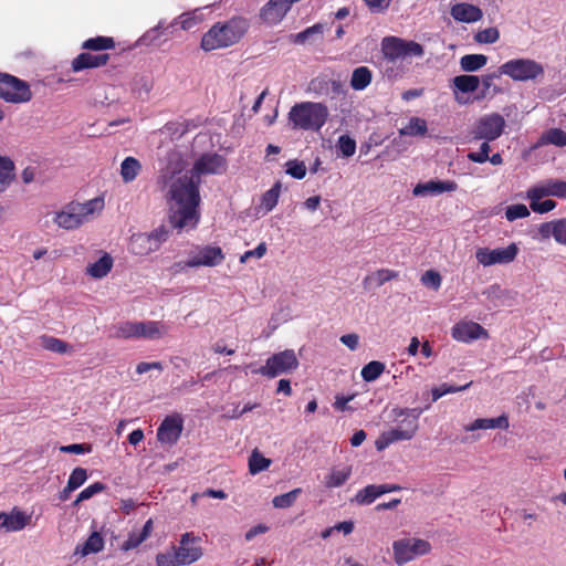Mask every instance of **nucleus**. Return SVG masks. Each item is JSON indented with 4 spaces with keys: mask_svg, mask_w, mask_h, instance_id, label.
<instances>
[{
    "mask_svg": "<svg viewBox=\"0 0 566 566\" xmlns=\"http://www.w3.org/2000/svg\"><path fill=\"white\" fill-rule=\"evenodd\" d=\"M227 169L226 159L219 154L200 156L190 171L166 169L158 178L161 189H167L170 207V223L174 228H195L199 221L197 208L200 202L199 185L202 175H219Z\"/></svg>",
    "mask_w": 566,
    "mask_h": 566,
    "instance_id": "nucleus-1",
    "label": "nucleus"
},
{
    "mask_svg": "<svg viewBox=\"0 0 566 566\" xmlns=\"http://www.w3.org/2000/svg\"><path fill=\"white\" fill-rule=\"evenodd\" d=\"M381 52L386 62L385 74L388 78L401 77L405 73L403 62L409 56H422L421 44L398 36H386L381 41Z\"/></svg>",
    "mask_w": 566,
    "mask_h": 566,
    "instance_id": "nucleus-2",
    "label": "nucleus"
},
{
    "mask_svg": "<svg viewBox=\"0 0 566 566\" xmlns=\"http://www.w3.org/2000/svg\"><path fill=\"white\" fill-rule=\"evenodd\" d=\"M249 22L244 18H232L226 23H216L201 40V48L205 51H212L228 48L239 42L248 31Z\"/></svg>",
    "mask_w": 566,
    "mask_h": 566,
    "instance_id": "nucleus-3",
    "label": "nucleus"
},
{
    "mask_svg": "<svg viewBox=\"0 0 566 566\" xmlns=\"http://www.w3.org/2000/svg\"><path fill=\"white\" fill-rule=\"evenodd\" d=\"M104 208L102 198H94L85 202L72 201L55 212L53 222L65 230H73L93 219Z\"/></svg>",
    "mask_w": 566,
    "mask_h": 566,
    "instance_id": "nucleus-4",
    "label": "nucleus"
},
{
    "mask_svg": "<svg viewBox=\"0 0 566 566\" xmlns=\"http://www.w3.org/2000/svg\"><path fill=\"white\" fill-rule=\"evenodd\" d=\"M329 112L325 104L316 102L296 103L289 112L293 129L318 132L326 123Z\"/></svg>",
    "mask_w": 566,
    "mask_h": 566,
    "instance_id": "nucleus-5",
    "label": "nucleus"
},
{
    "mask_svg": "<svg viewBox=\"0 0 566 566\" xmlns=\"http://www.w3.org/2000/svg\"><path fill=\"white\" fill-rule=\"evenodd\" d=\"M500 74H504L515 82L537 81L544 77L545 69L542 63L527 59H512L499 66Z\"/></svg>",
    "mask_w": 566,
    "mask_h": 566,
    "instance_id": "nucleus-6",
    "label": "nucleus"
},
{
    "mask_svg": "<svg viewBox=\"0 0 566 566\" xmlns=\"http://www.w3.org/2000/svg\"><path fill=\"white\" fill-rule=\"evenodd\" d=\"M298 367V359L293 349H285L283 352L271 355L265 365L261 366L254 373L265 376L268 378H275L283 374H290Z\"/></svg>",
    "mask_w": 566,
    "mask_h": 566,
    "instance_id": "nucleus-7",
    "label": "nucleus"
},
{
    "mask_svg": "<svg viewBox=\"0 0 566 566\" xmlns=\"http://www.w3.org/2000/svg\"><path fill=\"white\" fill-rule=\"evenodd\" d=\"M0 98L8 103L21 104L31 101L30 85L8 73H0Z\"/></svg>",
    "mask_w": 566,
    "mask_h": 566,
    "instance_id": "nucleus-8",
    "label": "nucleus"
},
{
    "mask_svg": "<svg viewBox=\"0 0 566 566\" xmlns=\"http://www.w3.org/2000/svg\"><path fill=\"white\" fill-rule=\"evenodd\" d=\"M392 551L396 564L401 566L418 556L428 554L431 551V545L428 541L408 537L395 541Z\"/></svg>",
    "mask_w": 566,
    "mask_h": 566,
    "instance_id": "nucleus-9",
    "label": "nucleus"
},
{
    "mask_svg": "<svg viewBox=\"0 0 566 566\" xmlns=\"http://www.w3.org/2000/svg\"><path fill=\"white\" fill-rule=\"evenodd\" d=\"M505 127V119L499 113H491L480 117L471 130L472 140L493 142L497 139Z\"/></svg>",
    "mask_w": 566,
    "mask_h": 566,
    "instance_id": "nucleus-10",
    "label": "nucleus"
},
{
    "mask_svg": "<svg viewBox=\"0 0 566 566\" xmlns=\"http://www.w3.org/2000/svg\"><path fill=\"white\" fill-rule=\"evenodd\" d=\"M518 249L515 243H511L505 248L489 249L479 248L475 252L476 261L483 266L494 264H507L515 260Z\"/></svg>",
    "mask_w": 566,
    "mask_h": 566,
    "instance_id": "nucleus-11",
    "label": "nucleus"
},
{
    "mask_svg": "<svg viewBox=\"0 0 566 566\" xmlns=\"http://www.w3.org/2000/svg\"><path fill=\"white\" fill-rule=\"evenodd\" d=\"M224 260V254L220 247L203 245L196 247L189 252V264L193 268L217 266Z\"/></svg>",
    "mask_w": 566,
    "mask_h": 566,
    "instance_id": "nucleus-12",
    "label": "nucleus"
},
{
    "mask_svg": "<svg viewBox=\"0 0 566 566\" xmlns=\"http://www.w3.org/2000/svg\"><path fill=\"white\" fill-rule=\"evenodd\" d=\"M198 543L199 538L196 537L193 533H185L181 535L179 545L174 546L181 565H190L202 556V549Z\"/></svg>",
    "mask_w": 566,
    "mask_h": 566,
    "instance_id": "nucleus-13",
    "label": "nucleus"
},
{
    "mask_svg": "<svg viewBox=\"0 0 566 566\" xmlns=\"http://www.w3.org/2000/svg\"><path fill=\"white\" fill-rule=\"evenodd\" d=\"M184 423L179 415L167 416L157 429V439L163 444H175L182 432Z\"/></svg>",
    "mask_w": 566,
    "mask_h": 566,
    "instance_id": "nucleus-14",
    "label": "nucleus"
},
{
    "mask_svg": "<svg viewBox=\"0 0 566 566\" xmlns=\"http://www.w3.org/2000/svg\"><path fill=\"white\" fill-rule=\"evenodd\" d=\"M528 190L532 191V196L535 199H543L545 197H557L560 199H566V181L559 179H545L542 180Z\"/></svg>",
    "mask_w": 566,
    "mask_h": 566,
    "instance_id": "nucleus-15",
    "label": "nucleus"
},
{
    "mask_svg": "<svg viewBox=\"0 0 566 566\" xmlns=\"http://www.w3.org/2000/svg\"><path fill=\"white\" fill-rule=\"evenodd\" d=\"M452 337L462 343L486 338V329L475 322H460L452 327Z\"/></svg>",
    "mask_w": 566,
    "mask_h": 566,
    "instance_id": "nucleus-16",
    "label": "nucleus"
},
{
    "mask_svg": "<svg viewBox=\"0 0 566 566\" xmlns=\"http://www.w3.org/2000/svg\"><path fill=\"white\" fill-rule=\"evenodd\" d=\"M457 189L458 185L452 180H429L416 185L412 193L416 197L437 196L443 192H452Z\"/></svg>",
    "mask_w": 566,
    "mask_h": 566,
    "instance_id": "nucleus-17",
    "label": "nucleus"
},
{
    "mask_svg": "<svg viewBox=\"0 0 566 566\" xmlns=\"http://www.w3.org/2000/svg\"><path fill=\"white\" fill-rule=\"evenodd\" d=\"M480 77L476 75H458L452 80V90L454 98L459 104L468 103L462 94L473 93L479 88Z\"/></svg>",
    "mask_w": 566,
    "mask_h": 566,
    "instance_id": "nucleus-18",
    "label": "nucleus"
},
{
    "mask_svg": "<svg viewBox=\"0 0 566 566\" xmlns=\"http://www.w3.org/2000/svg\"><path fill=\"white\" fill-rule=\"evenodd\" d=\"M291 7L285 0H269L261 10V18L269 24H277L283 20Z\"/></svg>",
    "mask_w": 566,
    "mask_h": 566,
    "instance_id": "nucleus-19",
    "label": "nucleus"
},
{
    "mask_svg": "<svg viewBox=\"0 0 566 566\" xmlns=\"http://www.w3.org/2000/svg\"><path fill=\"white\" fill-rule=\"evenodd\" d=\"M450 13L454 20L465 23L476 22L483 15L479 7L464 2L454 4Z\"/></svg>",
    "mask_w": 566,
    "mask_h": 566,
    "instance_id": "nucleus-20",
    "label": "nucleus"
},
{
    "mask_svg": "<svg viewBox=\"0 0 566 566\" xmlns=\"http://www.w3.org/2000/svg\"><path fill=\"white\" fill-rule=\"evenodd\" d=\"M0 528H4L8 532L21 531L30 520V516L19 510H13L9 514L0 512Z\"/></svg>",
    "mask_w": 566,
    "mask_h": 566,
    "instance_id": "nucleus-21",
    "label": "nucleus"
},
{
    "mask_svg": "<svg viewBox=\"0 0 566 566\" xmlns=\"http://www.w3.org/2000/svg\"><path fill=\"white\" fill-rule=\"evenodd\" d=\"M109 59L107 53L102 54H91V53H81L77 55L72 62V70L74 72H80L85 69L98 67L105 65Z\"/></svg>",
    "mask_w": 566,
    "mask_h": 566,
    "instance_id": "nucleus-22",
    "label": "nucleus"
},
{
    "mask_svg": "<svg viewBox=\"0 0 566 566\" xmlns=\"http://www.w3.org/2000/svg\"><path fill=\"white\" fill-rule=\"evenodd\" d=\"M169 327L158 321L138 322V338L159 339L167 335Z\"/></svg>",
    "mask_w": 566,
    "mask_h": 566,
    "instance_id": "nucleus-23",
    "label": "nucleus"
},
{
    "mask_svg": "<svg viewBox=\"0 0 566 566\" xmlns=\"http://www.w3.org/2000/svg\"><path fill=\"white\" fill-rule=\"evenodd\" d=\"M352 475L350 465L333 467L329 472L324 476V485L327 489H335L343 486Z\"/></svg>",
    "mask_w": 566,
    "mask_h": 566,
    "instance_id": "nucleus-24",
    "label": "nucleus"
},
{
    "mask_svg": "<svg viewBox=\"0 0 566 566\" xmlns=\"http://www.w3.org/2000/svg\"><path fill=\"white\" fill-rule=\"evenodd\" d=\"M510 427L509 418L501 415L497 418H479L464 427L465 431L486 430V429H507Z\"/></svg>",
    "mask_w": 566,
    "mask_h": 566,
    "instance_id": "nucleus-25",
    "label": "nucleus"
},
{
    "mask_svg": "<svg viewBox=\"0 0 566 566\" xmlns=\"http://www.w3.org/2000/svg\"><path fill=\"white\" fill-rule=\"evenodd\" d=\"M410 439H412V437L409 436V431H403L398 426H396L395 428L384 431L379 436V438L376 440V448L377 450L381 451L395 442Z\"/></svg>",
    "mask_w": 566,
    "mask_h": 566,
    "instance_id": "nucleus-26",
    "label": "nucleus"
},
{
    "mask_svg": "<svg viewBox=\"0 0 566 566\" xmlns=\"http://www.w3.org/2000/svg\"><path fill=\"white\" fill-rule=\"evenodd\" d=\"M398 273L396 271L389 269H380L368 274L363 280V286L367 291L377 289L387 283L388 281L396 279Z\"/></svg>",
    "mask_w": 566,
    "mask_h": 566,
    "instance_id": "nucleus-27",
    "label": "nucleus"
},
{
    "mask_svg": "<svg viewBox=\"0 0 566 566\" xmlns=\"http://www.w3.org/2000/svg\"><path fill=\"white\" fill-rule=\"evenodd\" d=\"M147 233H137L132 235L129 251L136 255H146L156 251V243L151 241Z\"/></svg>",
    "mask_w": 566,
    "mask_h": 566,
    "instance_id": "nucleus-28",
    "label": "nucleus"
},
{
    "mask_svg": "<svg viewBox=\"0 0 566 566\" xmlns=\"http://www.w3.org/2000/svg\"><path fill=\"white\" fill-rule=\"evenodd\" d=\"M113 268V258L108 253H104L97 261L90 264L86 273L94 279L106 276Z\"/></svg>",
    "mask_w": 566,
    "mask_h": 566,
    "instance_id": "nucleus-29",
    "label": "nucleus"
},
{
    "mask_svg": "<svg viewBox=\"0 0 566 566\" xmlns=\"http://www.w3.org/2000/svg\"><path fill=\"white\" fill-rule=\"evenodd\" d=\"M142 171V164L135 157H126L120 164V177L125 184L134 181Z\"/></svg>",
    "mask_w": 566,
    "mask_h": 566,
    "instance_id": "nucleus-30",
    "label": "nucleus"
},
{
    "mask_svg": "<svg viewBox=\"0 0 566 566\" xmlns=\"http://www.w3.org/2000/svg\"><path fill=\"white\" fill-rule=\"evenodd\" d=\"M167 27H165L164 21H159L157 25L146 31L138 40V43L140 45H160L161 41L160 38L164 33H172V30H166Z\"/></svg>",
    "mask_w": 566,
    "mask_h": 566,
    "instance_id": "nucleus-31",
    "label": "nucleus"
},
{
    "mask_svg": "<svg viewBox=\"0 0 566 566\" xmlns=\"http://www.w3.org/2000/svg\"><path fill=\"white\" fill-rule=\"evenodd\" d=\"M373 80V73L367 66H359L353 71L350 87L355 91L365 90Z\"/></svg>",
    "mask_w": 566,
    "mask_h": 566,
    "instance_id": "nucleus-32",
    "label": "nucleus"
},
{
    "mask_svg": "<svg viewBox=\"0 0 566 566\" xmlns=\"http://www.w3.org/2000/svg\"><path fill=\"white\" fill-rule=\"evenodd\" d=\"M104 548V539L99 533H92L82 546H77L75 549L76 554L81 556H87L95 554Z\"/></svg>",
    "mask_w": 566,
    "mask_h": 566,
    "instance_id": "nucleus-33",
    "label": "nucleus"
},
{
    "mask_svg": "<svg viewBox=\"0 0 566 566\" xmlns=\"http://www.w3.org/2000/svg\"><path fill=\"white\" fill-rule=\"evenodd\" d=\"M382 494L384 491L380 490L379 485L370 484L359 490L356 493L354 501L359 505H369Z\"/></svg>",
    "mask_w": 566,
    "mask_h": 566,
    "instance_id": "nucleus-34",
    "label": "nucleus"
},
{
    "mask_svg": "<svg viewBox=\"0 0 566 566\" xmlns=\"http://www.w3.org/2000/svg\"><path fill=\"white\" fill-rule=\"evenodd\" d=\"M488 63V56L484 54H467L460 59L461 70L464 72H475Z\"/></svg>",
    "mask_w": 566,
    "mask_h": 566,
    "instance_id": "nucleus-35",
    "label": "nucleus"
},
{
    "mask_svg": "<svg viewBox=\"0 0 566 566\" xmlns=\"http://www.w3.org/2000/svg\"><path fill=\"white\" fill-rule=\"evenodd\" d=\"M428 127L427 122L420 117H411L406 126L399 129L402 136H424Z\"/></svg>",
    "mask_w": 566,
    "mask_h": 566,
    "instance_id": "nucleus-36",
    "label": "nucleus"
},
{
    "mask_svg": "<svg viewBox=\"0 0 566 566\" xmlns=\"http://www.w3.org/2000/svg\"><path fill=\"white\" fill-rule=\"evenodd\" d=\"M201 18L193 12H185L180 14L178 18L174 19L168 25L166 30H174L177 24L185 31L191 30L198 23H200Z\"/></svg>",
    "mask_w": 566,
    "mask_h": 566,
    "instance_id": "nucleus-37",
    "label": "nucleus"
},
{
    "mask_svg": "<svg viewBox=\"0 0 566 566\" xmlns=\"http://www.w3.org/2000/svg\"><path fill=\"white\" fill-rule=\"evenodd\" d=\"M40 345L46 350L59 354L69 353L72 348L67 343L63 342L62 339L48 335H43L40 337Z\"/></svg>",
    "mask_w": 566,
    "mask_h": 566,
    "instance_id": "nucleus-38",
    "label": "nucleus"
},
{
    "mask_svg": "<svg viewBox=\"0 0 566 566\" xmlns=\"http://www.w3.org/2000/svg\"><path fill=\"white\" fill-rule=\"evenodd\" d=\"M14 164L8 157L0 156V192L3 191L14 177Z\"/></svg>",
    "mask_w": 566,
    "mask_h": 566,
    "instance_id": "nucleus-39",
    "label": "nucleus"
},
{
    "mask_svg": "<svg viewBox=\"0 0 566 566\" xmlns=\"http://www.w3.org/2000/svg\"><path fill=\"white\" fill-rule=\"evenodd\" d=\"M526 198L530 200V208L536 213H541V214L547 213V212L552 211L553 209H555V207H556V202L552 199H545V200L535 199L532 196L531 190L526 191Z\"/></svg>",
    "mask_w": 566,
    "mask_h": 566,
    "instance_id": "nucleus-40",
    "label": "nucleus"
},
{
    "mask_svg": "<svg viewBox=\"0 0 566 566\" xmlns=\"http://www.w3.org/2000/svg\"><path fill=\"white\" fill-rule=\"evenodd\" d=\"M281 185L276 182L271 189H269L263 196L261 200V209L264 210L265 213L272 211L274 207L277 205L280 197Z\"/></svg>",
    "mask_w": 566,
    "mask_h": 566,
    "instance_id": "nucleus-41",
    "label": "nucleus"
},
{
    "mask_svg": "<svg viewBox=\"0 0 566 566\" xmlns=\"http://www.w3.org/2000/svg\"><path fill=\"white\" fill-rule=\"evenodd\" d=\"M324 30V25L322 23H316L310 28H306L302 32L291 35V41L295 44H304L308 40L313 39L314 35H322Z\"/></svg>",
    "mask_w": 566,
    "mask_h": 566,
    "instance_id": "nucleus-42",
    "label": "nucleus"
},
{
    "mask_svg": "<svg viewBox=\"0 0 566 566\" xmlns=\"http://www.w3.org/2000/svg\"><path fill=\"white\" fill-rule=\"evenodd\" d=\"M115 46V42L113 38L108 36H96L84 41L82 48L85 50L92 51H102L113 49Z\"/></svg>",
    "mask_w": 566,
    "mask_h": 566,
    "instance_id": "nucleus-43",
    "label": "nucleus"
},
{
    "mask_svg": "<svg viewBox=\"0 0 566 566\" xmlns=\"http://www.w3.org/2000/svg\"><path fill=\"white\" fill-rule=\"evenodd\" d=\"M541 140L543 144L564 147L566 146V132L560 128H551L543 134Z\"/></svg>",
    "mask_w": 566,
    "mask_h": 566,
    "instance_id": "nucleus-44",
    "label": "nucleus"
},
{
    "mask_svg": "<svg viewBox=\"0 0 566 566\" xmlns=\"http://www.w3.org/2000/svg\"><path fill=\"white\" fill-rule=\"evenodd\" d=\"M384 363L373 360L363 367L360 375L365 381L370 382L376 380L384 373Z\"/></svg>",
    "mask_w": 566,
    "mask_h": 566,
    "instance_id": "nucleus-45",
    "label": "nucleus"
},
{
    "mask_svg": "<svg viewBox=\"0 0 566 566\" xmlns=\"http://www.w3.org/2000/svg\"><path fill=\"white\" fill-rule=\"evenodd\" d=\"M117 338H138V322H123L115 326Z\"/></svg>",
    "mask_w": 566,
    "mask_h": 566,
    "instance_id": "nucleus-46",
    "label": "nucleus"
},
{
    "mask_svg": "<svg viewBox=\"0 0 566 566\" xmlns=\"http://www.w3.org/2000/svg\"><path fill=\"white\" fill-rule=\"evenodd\" d=\"M271 460L264 458L258 450H254L249 458V470L252 474L266 470Z\"/></svg>",
    "mask_w": 566,
    "mask_h": 566,
    "instance_id": "nucleus-47",
    "label": "nucleus"
},
{
    "mask_svg": "<svg viewBox=\"0 0 566 566\" xmlns=\"http://www.w3.org/2000/svg\"><path fill=\"white\" fill-rule=\"evenodd\" d=\"M471 385H472L471 381L463 386H452V385H448V384H442L439 387L432 388V390H431L432 401H437L438 399H440L441 397H443L447 394H455V392L464 391Z\"/></svg>",
    "mask_w": 566,
    "mask_h": 566,
    "instance_id": "nucleus-48",
    "label": "nucleus"
},
{
    "mask_svg": "<svg viewBox=\"0 0 566 566\" xmlns=\"http://www.w3.org/2000/svg\"><path fill=\"white\" fill-rule=\"evenodd\" d=\"M300 493L301 489H294L287 493L276 495L272 503L276 509H287L294 504Z\"/></svg>",
    "mask_w": 566,
    "mask_h": 566,
    "instance_id": "nucleus-49",
    "label": "nucleus"
},
{
    "mask_svg": "<svg viewBox=\"0 0 566 566\" xmlns=\"http://www.w3.org/2000/svg\"><path fill=\"white\" fill-rule=\"evenodd\" d=\"M87 479V472L83 468H75L69 478L67 481V490L75 491L80 486H82Z\"/></svg>",
    "mask_w": 566,
    "mask_h": 566,
    "instance_id": "nucleus-50",
    "label": "nucleus"
},
{
    "mask_svg": "<svg viewBox=\"0 0 566 566\" xmlns=\"http://www.w3.org/2000/svg\"><path fill=\"white\" fill-rule=\"evenodd\" d=\"M157 566H182L174 547L171 551L159 553L156 556Z\"/></svg>",
    "mask_w": 566,
    "mask_h": 566,
    "instance_id": "nucleus-51",
    "label": "nucleus"
},
{
    "mask_svg": "<svg viewBox=\"0 0 566 566\" xmlns=\"http://www.w3.org/2000/svg\"><path fill=\"white\" fill-rule=\"evenodd\" d=\"M530 216V210L525 205L517 203L509 206L505 210V218L509 221L526 218Z\"/></svg>",
    "mask_w": 566,
    "mask_h": 566,
    "instance_id": "nucleus-52",
    "label": "nucleus"
},
{
    "mask_svg": "<svg viewBox=\"0 0 566 566\" xmlns=\"http://www.w3.org/2000/svg\"><path fill=\"white\" fill-rule=\"evenodd\" d=\"M337 147L344 157H350L356 151V142L348 135H342L338 138Z\"/></svg>",
    "mask_w": 566,
    "mask_h": 566,
    "instance_id": "nucleus-53",
    "label": "nucleus"
},
{
    "mask_svg": "<svg viewBox=\"0 0 566 566\" xmlns=\"http://www.w3.org/2000/svg\"><path fill=\"white\" fill-rule=\"evenodd\" d=\"M500 38V32L496 28H486L484 30L479 31L474 39L479 43L492 44L496 42Z\"/></svg>",
    "mask_w": 566,
    "mask_h": 566,
    "instance_id": "nucleus-54",
    "label": "nucleus"
},
{
    "mask_svg": "<svg viewBox=\"0 0 566 566\" xmlns=\"http://www.w3.org/2000/svg\"><path fill=\"white\" fill-rule=\"evenodd\" d=\"M490 142L483 140V143L480 146V149L478 151H470L468 154V159L476 163V164H483L488 161L489 159V153H490Z\"/></svg>",
    "mask_w": 566,
    "mask_h": 566,
    "instance_id": "nucleus-55",
    "label": "nucleus"
},
{
    "mask_svg": "<svg viewBox=\"0 0 566 566\" xmlns=\"http://www.w3.org/2000/svg\"><path fill=\"white\" fill-rule=\"evenodd\" d=\"M556 227H557V220L541 223L537 228L538 237H534V238L538 239V240H547L551 237H553L555 239Z\"/></svg>",
    "mask_w": 566,
    "mask_h": 566,
    "instance_id": "nucleus-56",
    "label": "nucleus"
},
{
    "mask_svg": "<svg viewBox=\"0 0 566 566\" xmlns=\"http://www.w3.org/2000/svg\"><path fill=\"white\" fill-rule=\"evenodd\" d=\"M286 172L295 179H303L306 175L305 164L298 160H289L286 163Z\"/></svg>",
    "mask_w": 566,
    "mask_h": 566,
    "instance_id": "nucleus-57",
    "label": "nucleus"
},
{
    "mask_svg": "<svg viewBox=\"0 0 566 566\" xmlns=\"http://www.w3.org/2000/svg\"><path fill=\"white\" fill-rule=\"evenodd\" d=\"M105 489V485L101 482H95L87 488H85L83 491H81L75 500V504H78L80 502L86 501L94 496L95 494L102 492Z\"/></svg>",
    "mask_w": 566,
    "mask_h": 566,
    "instance_id": "nucleus-58",
    "label": "nucleus"
},
{
    "mask_svg": "<svg viewBox=\"0 0 566 566\" xmlns=\"http://www.w3.org/2000/svg\"><path fill=\"white\" fill-rule=\"evenodd\" d=\"M394 420L397 422V426L402 429L403 431H409V436L413 438L418 430V423H416L415 419L409 418L406 415H401L400 418H396L394 415Z\"/></svg>",
    "mask_w": 566,
    "mask_h": 566,
    "instance_id": "nucleus-59",
    "label": "nucleus"
},
{
    "mask_svg": "<svg viewBox=\"0 0 566 566\" xmlns=\"http://www.w3.org/2000/svg\"><path fill=\"white\" fill-rule=\"evenodd\" d=\"M421 282L423 285L437 291L441 285V276L437 271L429 270L422 274Z\"/></svg>",
    "mask_w": 566,
    "mask_h": 566,
    "instance_id": "nucleus-60",
    "label": "nucleus"
},
{
    "mask_svg": "<svg viewBox=\"0 0 566 566\" xmlns=\"http://www.w3.org/2000/svg\"><path fill=\"white\" fill-rule=\"evenodd\" d=\"M428 408H429V406H427L424 408V410L428 409ZM422 412H423V408H419V407L411 408V409H408V408H405V409L403 408H395V409H392V415H395L397 419L400 418L401 415H406L409 418L415 419L416 423H418V419H419V417H420V415Z\"/></svg>",
    "mask_w": 566,
    "mask_h": 566,
    "instance_id": "nucleus-61",
    "label": "nucleus"
},
{
    "mask_svg": "<svg viewBox=\"0 0 566 566\" xmlns=\"http://www.w3.org/2000/svg\"><path fill=\"white\" fill-rule=\"evenodd\" d=\"M92 450L90 444L86 443H74L69 446H62L60 451L63 453L84 454L90 453Z\"/></svg>",
    "mask_w": 566,
    "mask_h": 566,
    "instance_id": "nucleus-62",
    "label": "nucleus"
},
{
    "mask_svg": "<svg viewBox=\"0 0 566 566\" xmlns=\"http://www.w3.org/2000/svg\"><path fill=\"white\" fill-rule=\"evenodd\" d=\"M265 252L266 244L262 242L255 249L244 252L240 258V262L245 263L251 258L261 259L265 254Z\"/></svg>",
    "mask_w": 566,
    "mask_h": 566,
    "instance_id": "nucleus-63",
    "label": "nucleus"
},
{
    "mask_svg": "<svg viewBox=\"0 0 566 566\" xmlns=\"http://www.w3.org/2000/svg\"><path fill=\"white\" fill-rule=\"evenodd\" d=\"M555 241L559 244L566 245V218L557 219Z\"/></svg>",
    "mask_w": 566,
    "mask_h": 566,
    "instance_id": "nucleus-64",
    "label": "nucleus"
}]
</instances>
